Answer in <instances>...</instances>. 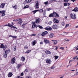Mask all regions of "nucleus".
<instances>
[{
	"instance_id": "nucleus-1",
	"label": "nucleus",
	"mask_w": 78,
	"mask_h": 78,
	"mask_svg": "<svg viewBox=\"0 0 78 78\" xmlns=\"http://www.w3.org/2000/svg\"><path fill=\"white\" fill-rule=\"evenodd\" d=\"M70 17L73 19H76V15L74 14L71 13L70 14Z\"/></svg>"
},
{
	"instance_id": "nucleus-2",
	"label": "nucleus",
	"mask_w": 78,
	"mask_h": 78,
	"mask_svg": "<svg viewBox=\"0 0 78 78\" xmlns=\"http://www.w3.org/2000/svg\"><path fill=\"white\" fill-rule=\"evenodd\" d=\"M70 17L73 19H76V15L74 14L71 13L70 14Z\"/></svg>"
},
{
	"instance_id": "nucleus-3",
	"label": "nucleus",
	"mask_w": 78,
	"mask_h": 78,
	"mask_svg": "<svg viewBox=\"0 0 78 78\" xmlns=\"http://www.w3.org/2000/svg\"><path fill=\"white\" fill-rule=\"evenodd\" d=\"M16 61V58L15 57L13 58L11 60V62H10L11 64H13L15 63Z\"/></svg>"
},
{
	"instance_id": "nucleus-4",
	"label": "nucleus",
	"mask_w": 78,
	"mask_h": 78,
	"mask_svg": "<svg viewBox=\"0 0 78 78\" xmlns=\"http://www.w3.org/2000/svg\"><path fill=\"white\" fill-rule=\"evenodd\" d=\"M46 63H47L48 64H51V60L49 58H48L46 60Z\"/></svg>"
},
{
	"instance_id": "nucleus-5",
	"label": "nucleus",
	"mask_w": 78,
	"mask_h": 78,
	"mask_svg": "<svg viewBox=\"0 0 78 78\" xmlns=\"http://www.w3.org/2000/svg\"><path fill=\"white\" fill-rule=\"evenodd\" d=\"M5 10L1 11L0 12V13L2 14V17H3V16H5Z\"/></svg>"
},
{
	"instance_id": "nucleus-6",
	"label": "nucleus",
	"mask_w": 78,
	"mask_h": 78,
	"mask_svg": "<svg viewBox=\"0 0 78 78\" xmlns=\"http://www.w3.org/2000/svg\"><path fill=\"white\" fill-rule=\"evenodd\" d=\"M58 25L56 24L52 26V28L54 30H55L56 29H58Z\"/></svg>"
},
{
	"instance_id": "nucleus-7",
	"label": "nucleus",
	"mask_w": 78,
	"mask_h": 78,
	"mask_svg": "<svg viewBox=\"0 0 78 78\" xmlns=\"http://www.w3.org/2000/svg\"><path fill=\"white\" fill-rule=\"evenodd\" d=\"M47 34H48V32L45 31L41 34V35L42 36H45Z\"/></svg>"
},
{
	"instance_id": "nucleus-8",
	"label": "nucleus",
	"mask_w": 78,
	"mask_h": 78,
	"mask_svg": "<svg viewBox=\"0 0 78 78\" xmlns=\"http://www.w3.org/2000/svg\"><path fill=\"white\" fill-rule=\"evenodd\" d=\"M5 3H2L1 5L0 6V8H2L3 9V8H4V7H5Z\"/></svg>"
},
{
	"instance_id": "nucleus-9",
	"label": "nucleus",
	"mask_w": 78,
	"mask_h": 78,
	"mask_svg": "<svg viewBox=\"0 0 78 78\" xmlns=\"http://www.w3.org/2000/svg\"><path fill=\"white\" fill-rule=\"evenodd\" d=\"M53 14L55 17H59V15L56 12H53Z\"/></svg>"
},
{
	"instance_id": "nucleus-10",
	"label": "nucleus",
	"mask_w": 78,
	"mask_h": 78,
	"mask_svg": "<svg viewBox=\"0 0 78 78\" xmlns=\"http://www.w3.org/2000/svg\"><path fill=\"white\" fill-rule=\"evenodd\" d=\"M54 22L55 23H59V20H58L56 18H54Z\"/></svg>"
},
{
	"instance_id": "nucleus-11",
	"label": "nucleus",
	"mask_w": 78,
	"mask_h": 78,
	"mask_svg": "<svg viewBox=\"0 0 78 78\" xmlns=\"http://www.w3.org/2000/svg\"><path fill=\"white\" fill-rule=\"evenodd\" d=\"M41 21V19L38 18H37V19L36 20L35 23H39V22Z\"/></svg>"
},
{
	"instance_id": "nucleus-12",
	"label": "nucleus",
	"mask_w": 78,
	"mask_h": 78,
	"mask_svg": "<svg viewBox=\"0 0 78 78\" xmlns=\"http://www.w3.org/2000/svg\"><path fill=\"white\" fill-rule=\"evenodd\" d=\"M45 52L47 55H50V54L51 53V51L48 50L46 51H45Z\"/></svg>"
},
{
	"instance_id": "nucleus-13",
	"label": "nucleus",
	"mask_w": 78,
	"mask_h": 78,
	"mask_svg": "<svg viewBox=\"0 0 78 78\" xmlns=\"http://www.w3.org/2000/svg\"><path fill=\"white\" fill-rule=\"evenodd\" d=\"M35 7L36 8H39V3L37 1V3L35 4Z\"/></svg>"
},
{
	"instance_id": "nucleus-14",
	"label": "nucleus",
	"mask_w": 78,
	"mask_h": 78,
	"mask_svg": "<svg viewBox=\"0 0 78 78\" xmlns=\"http://www.w3.org/2000/svg\"><path fill=\"white\" fill-rule=\"evenodd\" d=\"M45 29L46 30H52V28H51V27H49V28L46 27L45 28Z\"/></svg>"
},
{
	"instance_id": "nucleus-15",
	"label": "nucleus",
	"mask_w": 78,
	"mask_h": 78,
	"mask_svg": "<svg viewBox=\"0 0 78 78\" xmlns=\"http://www.w3.org/2000/svg\"><path fill=\"white\" fill-rule=\"evenodd\" d=\"M72 11H74L75 12H78V9L77 8H75L74 9L72 10Z\"/></svg>"
},
{
	"instance_id": "nucleus-16",
	"label": "nucleus",
	"mask_w": 78,
	"mask_h": 78,
	"mask_svg": "<svg viewBox=\"0 0 78 78\" xmlns=\"http://www.w3.org/2000/svg\"><path fill=\"white\" fill-rule=\"evenodd\" d=\"M23 22V21H22V19H21L20 20H19V21L17 23V24H21V23H22Z\"/></svg>"
},
{
	"instance_id": "nucleus-17",
	"label": "nucleus",
	"mask_w": 78,
	"mask_h": 78,
	"mask_svg": "<svg viewBox=\"0 0 78 78\" xmlns=\"http://www.w3.org/2000/svg\"><path fill=\"white\" fill-rule=\"evenodd\" d=\"M44 41L45 44H48V43L49 42V41H48V40L47 39L44 40Z\"/></svg>"
},
{
	"instance_id": "nucleus-18",
	"label": "nucleus",
	"mask_w": 78,
	"mask_h": 78,
	"mask_svg": "<svg viewBox=\"0 0 78 78\" xmlns=\"http://www.w3.org/2000/svg\"><path fill=\"white\" fill-rule=\"evenodd\" d=\"M13 25V24L12 25H11V24H9V23H8V25H5V27H12V26Z\"/></svg>"
},
{
	"instance_id": "nucleus-19",
	"label": "nucleus",
	"mask_w": 78,
	"mask_h": 78,
	"mask_svg": "<svg viewBox=\"0 0 78 78\" xmlns=\"http://www.w3.org/2000/svg\"><path fill=\"white\" fill-rule=\"evenodd\" d=\"M35 26H36V23H35V22H33V25L32 26V28H35Z\"/></svg>"
},
{
	"instance_id": "nucleus-20",
	"label": "nucleus",
	"mask_w": 78,
	"mask_h": 78,
	"mask_svg": "<svg viewBox=\"0 0 78 78\" xmlns=\"http://www.w3.org/2000/svg\"><path fill=\"white\" fill-rule=\"evenodd\" d=\"M25 57L22 56L21 59V61H22V62H23L24 61H25Z\"/></svg>"
},
{
	"instance_id": "nucleus-21",
	"label": "nucleus",
	"mask_w": 78,
	"mask_h": 78,
	"mask_svg": "<svg viewBox=\"0 0 78 78\" xmlns=\"http://www.w3.org/2000/svg\"><path fill=\"white\" fill-rule=\"evenodd\" d=\"M9 37H12L14 39H17V37L16 36H13L12 35L9 36Z\"/></svg>"
},
{
	"instance_id": "nucleus-22",
	"label": "nucleus",
	"mask_w": 78,
	"mask_h": 78,
	"mask_svg": "<svg viewBox=\"0 0 78 78\" xmlns=\"http://www.w3.org/2000/svg\"><path fill=\"white\" fill-rule=\"evenodd\" d=\"M12 76V73H9L8 74L9 77H11Z\"/></svg>"
},
{
	"instance_id": "nucleus-23",
	"label": "nucleus",
	"mask_w": 78,
	"mask_h": 78,
	"mask_svg": "<svg viewBox=\"0 0 78 78\" xmlns=\"http://www.w3.org/2000/svg\"><path fill=\"white\" fill-rule=\"evenodd\" d=\"M49 36H50V37H51V38H52V37H53V34L52 33H51L49 35Z\"/></svg>"
},
{
	"instance_id": "nucleus-24",
	"label": "nucleus",
	"mask_w": 78,
	"mask_h": 78,
	"mask_svg": "<svg viewBox=\"0 0 78 78\" xmlns=\"http://www.w3.org/2000/svg\"><path fill=\"white\" fill-rule=\"evenodd\" d=\"M25 0L26 3H30V2H31L32 0Z\"/></svg>"
},
{
	"instance_id": "nucleus-25",
	"label": "nucleus",
	"mask_w": 78,
	"mask_h": 78,
	"mask_svg": "<svg viewBox=\"0 0 78 78\" xmlns=\"http://www.w3.org/2000/svg\"><path fill=\"white\" fill-rule=\"evenodd\" d=\"M49 17H54V16L53 15V13L50 14L49 15Z\"/></svg>"
},
{
	"instance_id": "nucleus-26",
	"label": "nucleus",
	"mask_w": 78,
	"mask_h": 78,
	"mask_svg": "<svg viewBox=\"0 0 78 78\" xmlns=\"http://www.w3.org/2000/svg\"><path fill=\"white\" fill-rule=\"evenodd\" d=\"M10 51V50H6V51H5V53H6V54H7L8 53H9V51Z\"/></svg>"
},
{
	"instance_id": "nucleus-27",
	"label": "nucleus",
	"mask_w": 78,
	"mask_h": 78,
	"mask_svg": "<svg viewBox=\"0 0 78 78\" xmlns=\"http://www.w3.org/2000/svg\"><path fill=\"white\" fill-rule=\"evenodd\" d=\"M13 8H15V10H16V9H17V5H14L13 7Z\"/></svg>"
},
{
	"instance_id": "nucleus-28",
	"label": "nucleus",
	"mask_w": 78,
	"mask_h": 78,
	"mask_svg": "<svg viewBox=\"0 0 78 78\" xmlns=\"http://www.w3.org/2000/svg\"><path fill=\"white\" fill-rule=\"evenodd\" d=\"M57 42L58 41H57L54 40V45H56V44H57Z\"/></svg>"
},
{
	"instance_id": "nucleus-29",
	"label": "nucleus",
	"mask_w": 78,
	"mask_h": 78,
	"mask_svg": "<svg viewBox=\"0 0 78 78\" xmlns=\"http://www.w3.org/2000/svg\"><path fill=\"white\" fill-rule=\"evenodd\" d=\"M1 48H4V45H3V44H1Z\"/></svg>"
},
{
	"instance_id": "nucleus-30",
	"label": "nucleus",
	"mask_w": 78,
	"mask_h": 78,
	"mask_svg": "<svg viewBox=\"0 0 78 78\" xmlns=\"http://www.w3.org/2000/svg\"><path fill=\"white\" fill-rule=\"evenodd\" d=\"M3 57L4 58H6V57H7V54L6 53H4Z\"/></svg>"
},
{
	"instance_id": "nucleus-31",
	"label": "nucleus",
	"mask_w": 78,
	"mask_h": 78,
	"mask_svg": "<svg viewBox=\"0 0 78 78\" xmlns=\"http://www.w3.org/2000/svg\"><path fill=\"white\" fill-rule=\"evenodd\" d=\"M28 7H29V5H27L24 7L23 9H25L26 8H28Z\"/></svg>"
},
{
	"instance_id": "nucleus-32",
	"label": "nucleus",
	"mask_w": 78,
	"mask_h": 78,
	"mask_svg": "<svg viewBox=\"0 0 78 78\" xmlns=\"http://www.w3.org/2000/svg\"><path fill=\"white\" fill-rule=\"evenodd\" d=\"M36 45V41H34L32 44V45Z\"/></svg>"
},
{
	"instance_id": "nucleus-33",
	"label": "nucleus",
	"mask_w": 78,
	"mask_h": 78,
	"mask_svg": "<svg viewBox=\"0 0 78 78\" xmlns=\"http://www.w3.org/2000/svg\"><path fill=\"white\" fill-rule=\"evenodd\" d=\"M47 11H50V10H51V8H48L46 9Z\"/></svg>"
},
{
	"instance_id": "nucleus-34",
	"label": "nucleus",
	"mask_w": 78,
	"mask_h": 78,
	"mask_svg": "<svg viewBox=\"0 0 78 78\" xmlns=\"http://www.w3.org/2000/svg\"><path fill=\"white\" fill-rule=\"evenodd\" d=\"M54 57L55 58V59H58V58H59V56L55 55L54 56Z\"/></svg>"
},
{
	"instance_id": "nucleus-35",
	"label": "nucleus",
	"mask_w": 78,
	"mask_h": 78,
	"mask_svg": "<svg viewBox=\"0 0 78 78\" xmlns=\"http://www.w3.org/2000/svg\"><path fill=\"white\" fill-rule=\"evenodd\" d=\"M30 52H31V50H28L25 53H28Z\"/></svg>"
},
{
	"instance_id": "nucleus-36",
	"label": "nucleus",
	"mask_w": 78,
	"mask_h": 78,
	"mask_svg": "<svg viewBox=\"0 0 78 78\" xmlns=\"http://www.w3.org/2000/svg\"><path fill=\"white\" fill-rule=\"evenodd\" d=\"M14 26H12V27L11 28V29L12 30H14Z\"/></svg>"
},
{
	"instance_id": "nucleus-37",
	"label": "nucleus",
	"mask_w": 78,
	"mask_h": 78,
	"mask_svg": "<svg viewBox=\"0 0 78 78\" xmlns=\"http://www.w3.org/2000/svg\"><path fill=\"white\" fill-rule=\"evenodd\" d=\"M39 12L40 13H42L43 12V10L42 9H40L39 11Z\"/></svg>"
},
{
	"instance_id": "nucleus-38",
	"label": "nucleus",
	"mask_w": 78,
	"mask_h": 78,
	"mask_svg": "<svg viewBox=\"0 0 78 78\" xmlns=\"http://www.w3.org/2000/svg\"><path fill=\"white\" fill-rule=\"evenodd\" d=\"M48 2H44V5H48Z\"/></svg>"
},
{
	"instance_id": "nucleus-39",
	"label": "nucleus",
	"mask_w": 78,
	"mask_h": 78,
	"mask_svg": "<svg viewBox=\"0 0 78 78\" xmlns=\"http://www.w3.org/2000/svg\"><path fill=\"white\" fill-rule=\"evenodd\" d=\"M64 6H67V2L65 3L64 4Z\"/></svg>"
},
{
	"instance_id": "nucleus-40",
	"label": "nucleus",
	"mask_w": 78,
	"mask_h": 78,
	"mask_svg": "<svg viewBox=\"0 0 78 78\" xmlns=\"http://www.w3.org/2000/svg\"><path fill=\"white\" fill-rule=\"evenodd\" d=\"M65 25V23H64V22H62V26H64V25Z\"/></svg>"
},
{
	"instance_id": "nucleus-41",
	"label": "nucleus",
	"mask_w": 78,
	"mask_h": 78,
	"mask_svg": "<svg viewBox=\"0 0 78 78\" xmlns=\"http://www.w3.org/2000/svg\"><path fill=\"white\" fill-rule=\"evenodd\" d=\"M20 66H21V64H18V68H20Z\"/></svg>"
},
{
	"instance_id": "nucleus-42",
	"label": "nucleus",
	"mask_w": 78,
	"mask_h": 78,
	"mask_svg": "<svg viewBox=\"0 0 78 78\" xmlns=\"http://www.w3.org/2000/svg\"><path fill=\"white\" fill-rule=\"evenodd\" d=\"M38 27H39V28H41V29L43 28V27L41 26L38 25Z\"/></svg>"
},
{
	"instance_id": "nucleus-43",
	"label": "nucleus",
	"mask_w": 78,
	"mask_h": 78,
	"mask_svg": "<svg viewBox=\"0 0 78 78\" xmlns=\"http://www.w3.org/2000/svg\"><path fill=\"white\" fill-rule=\"evenodd\" d=\"M77 57H78V56H76L75 57H74V58H73V60H75V59H76V58H77Z\"/></svg>"
},
{
	"instance_id": "nucleus-44",
	"label": "nucleus",
	"mask_w": 78,
	"mask_h": 78,
	"mask_svg": "<svg viewBox=\"0 0 78 78\" xmlns=\"http://www.w3.org/2000/svg\"><path fill=\"white\" fill-rule=\"evenodd\" d=\"M28 48V46H25V47H24V48H26L27 49Z\"/></svg>"
},
{
	"instance_id": "nucleus-45",
	"label": "nucleus",
	"mask_w": 78,
	"mask_h": 78,
	"mask_svg": "<svg viewBox=\"0 0 78 78\" xmlns=\"http://www.w3.org/2000/svg\"><path fill=\"white\" fill-rule=\"evenodd\" d=\"M46 14V11H43V14Z\"/></svg>"
},
{
	"instance_id": "nucleus-46",
	"label": "nucleus",
	"mask_w": 78,
	"mask_h": 78,
	"mask_svg": "<svg viewBox=\"0 0 78 78\" xmlns=\"http://www.w3.org/2000/svg\"><path fill=\"white\" fill-rule=\"evenodd\" d=\"M33 12L34 14H35V13L36 12V10L33 11Z\"/></svg>"
},
{
	"instance_id": "nucleus-47",
	"label": "nucleus",
	"mask_w": 78,
	"mask_h": 78,
	"mask_svg": "<svg viewBox=\"0 0 78 78\" xmlns=\"http://www.w3.org/2000/svg\"><path fill=\"white\" fill-rule=\"evenodd\" d=\"M69 0H64V2H68Z\"/></svg>"
},
{
	"instance_id": "nucleus-48",
	"label": "nucleus",
	"mask_w": 78,
	"mask_h": 78,
	"mask_svg": "<svg viewBox=\"0 0 78 78\" xmlns=\"http://www.w3.org/2000/svg\"><path fill=\"white\" fill-rule=\"evenodd\" d=\"M69 24H66V28H67V27H69Z\"/></svg>"
},
{
	"instance_id": "nucleus-49",
	"label": "nucleus",
	"mask_w": 78,
	"mask_h": 78,
	"mask_svg": "<svg viewBox=\"0 0 78 78\" xmlns=\"http://www.w3.org/2000/svg\"><path fill=\"white\" fill-rule=\"evenodd\" d=\"M20 75L19 76H17L15 78H20Z\"/></svg>"
},
{
	"instance_id": "nucleus-50",
	"label": "nucleus",
	"mask_w": 78,
	"mask_h": 78,
	"mask_svg": "<svg viewBox=\"0 0 78 78\" xmlns=\"http://www.w3.org/2000/svg\"><path fill=\"white\" fill-rule=\"evenodd\" d=\"M51 2H55L56 1V0H52L51 1Z\"/></svg>"
},
{
	"instance_id": "nucleus-51",
	"label": "nucleus",
	"mask_w": 78,
	"mask_h": 78,
	"mask_svg": "<svg viewBox=\"0 0 78 78\" xmlns=\"http://www.w3.org/2000/svg\"><path fill=\"white\" fill-rule=\"evenodd\" d=\"M23 73H22L21 74V76H23Z\"/></svg>"
},
{
	"instance_id": "nucleus-52",
	"label": "nucleus",
	"mask_w": 78,
	"mask_h": 78,
	"mask_svg": "<svg viewBox=\"0 0 78 78\" xmlns=\"http://www.w3.org/2000/svg\"><path fill=\"white\" fill-rule=\"evenodd\" d=\"M24 71L26 72H27L28 71V69H26Z\"/></svg>"
},
{
	"instance_id": "nucleus-53",
	"label": "nucleus",
	"mask_w": 78,
	"mask_h": 78,
	"mask_svg": "<svg viewBox=\"0 0 78 78\" xmlns=\"http://www.w3.org/2000/svg\"><path fill=\"white\" fill-rule=\"evenodd\" d=\"M55 68V67L54 66H52V67H51V69H53Z\"/></svg>"
},
{
	"instance_id": "nucleus-54",
	"label": "nucleus",
	"mask_w": 78,
	"mask_h": 78,
	"mask_svg": "<svg viewBox=\"0 0 78 78\" xmlns=\"http://www.w3.org/2000/svg\"><path fill=\"white\" fill-rule=\"evenodd\" d=\"M60 49H61V50H64V48L62 47H60Z\"/></svg>"
},
{
	"instance_id": "nucleus-55",
	"label": "nucleus",
	"mask_w": 78,
	"mask_h": 78,
	"mask_svg": "<svg viewBox=\"0 0 78 78\" xmlns=\"http://www.w3.org/2000/svg\"><path fill=\"white\" fill-rule=\"evenodd\" d=\"M67 6H70V3L67 2Z\"/></svg>"
},
{
	"instance_id": "nucleus-56",
	"label": "nucleus",
	"mask_w": 78,
	"mask_h": 78,
	"mask_svg": "<svg viewBox=\"0 0 78 78\" xmlns=\"http://www.w3.org/2000/svg\"><path fill=\"white\" fill-rule=\"evenodd\" d=\"M52 23V21H50V22H49V24H50V25H51V23Z\"/></svg>"
},
{
	"instance_id": "nucleus-57",
	"label": "nucleus",
	"mask_w": 78,
	"mask_h": 78,
	"mask_svg": "<svg viewBox=\"0 0 78 78\" xmlns=\"http://www.w3.org/2000/svg\"><path fill=\"white\" fill-rule=\"evenodd\" d=\"M18 20V21H19V20H21V19H20V18H19V19H17Z\"/></svg>"
},
{
	"instance_id": "nucleus-58",
	"label": "nucleus",
	"mask_w": 78,
	"mask_h": 78,
	"mask_svg": "<svg viewBox=\"0 0 78 78\" xmlns=\"http://www.w3.org/2000/svg\"><path fill=\"white\" fill-rule=\"evenodd\" d=\"M44 42H41L40 43V44H43Z\"/></svg>"
},
{
	"instance_id": "nucleus-59",
	"label": "nucleus",
	"mask_w": 78,
	"mask_h": 78,
	"mask_svg": "<svg viewBox=\"0 0 78 78\" xmlns=\"http://www.w3.org/2000/svg\"><path fill=\"white\" fill-rule=\"evenodd\" d=\"M14 51H16V48H14Z\"/></svg>"
},
{
	"instance_id": "nucleus-60",
	"label": "nucleus",
	"mask_w": 78,
	"mask_h": 78,
	"mask_svg": "<svg viewBox=\"0 0 78 78\" xmlns=\"http://www.w3.org/2000/svg\"><path fill=\"white\" fill-rule=\"evenodd\" d=\"M38 26H39V25H37V26H36V25H35V28H37V27H38Z\"/></svg>"
},
{
	"instance_id": "nucleus-61",
	"label": "nucleus",
	"mask_w": 78,
	"mask_h": 78,
	"mask_svg": "<svg viewBox=\"0 0 78 78\" xmlns=\"http://www.w3.org/2000/svg\"><path fill=\"white\" fill-rule=\"evenodd\" d=\"M27 78H31V77L30 76H29L27 77Z\"/></svg>"
},
{
	"instance_id": "nucleus-62",
	"label": "nucleus",
	"mask_w": 78,
	"mask_h": 78,
	"mask_svg": "<svg viewBox=\"0 0 78 78\" xmlns=\"http://www.w3.org/2000/svg\"><path fill=\"white\" fill-rule=\"evenodd\" d=\"M58 47H57L55 48V49L56 50H57V49H58Z\"/></svg>"
},
{
	"instance_id": "nucleus-63",
	"label": "nucleus",
	"mask_w": 78,
	"mask_h": 78,
	"mask_svg": "<svg viewBox=\"0 0 78 78\" xmlns=\"http://www.w3.org/2000/svg\"><path fill=\"white\" fill-rule=\"evenodd\" d=\"M31 36H36V34H32L31 35Z\"/></svg>"
},
{
	"instance_id": "nucleus-64",
	"label": "nucleus",
	"mask_w": 78,
	"mask_h": 78,
	"mask_svg": "<svg viewBox=\"0 0 78 78\" xmlns=\"http://www.w3.org/2000/svg\"><path fill=\"white\" fill-rule=\"evenodd\" d=\"M76 55H78V51H77V52H76Z\"/></svg>"
}]
</instances>
